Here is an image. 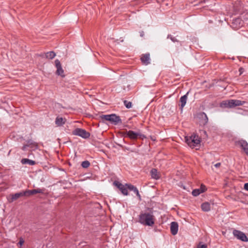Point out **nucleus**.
I'll list each match as a JSON object with an SVG mask.
<instances>
[{
  "label": "nucleus",
  "mask_w": 248,
  "mask_h": 248,
  "mask_svg": "<svg viewBox=\"0 0 248 248\" xmlns=\"http://www.w3.org/2000/svg\"><path fill=\"white\" fill-rule=\"evenodd\" d=\"M153 212H141L139 216V222L148 226H152L155 224Z\"/></svg>",
  "instance_id": "f257e3e1"
},
{
  "label": "nucleus",
  "mask_w": 248,
  "mask_h": 248,
  "mask_svg": "<svg viewBox=\"0 0 248 248\" xmlns=\"http://www.w3.org/2000/svg\"><path fill=\"white\" fill-rule=\"evenodd\" d=\"M185 140L188 145L192 148L196 147L201 142L200 139L196 135H192L190 137H186Z\"/></svg>",
  "instance_id": "f03ea898"
},
{
  "label": "nucleus",
  "mask_w": 248,
  "mask_h": 248,
  "mask_svg": "<svg viewBox=\"0 0 248 248\" xmlns=\"http://www.w3.org/2000/svg\"><path fill=\"white\" fill-rule=\"evenodd\" d=\"M100 117L102 120L109 121L115 125H116L119 123H122V120L120 117L119 116L116 115L115 114L102 115Z\"/></svg>",
  "instance_id": "7ed1b4c3"
},
{
  "label": "nucleus",
  "mask_w": 248,
  "mask_h": 248,
  "mask_svg": "<svg viewBox=\"0 0 248 248\" xmlns=\"http://www.w3.org/2000/svg\"><path fill=\"white\" fill-rule=\"evenodd\" d=\"M30 195H31V190L23 191L14 194H11L8 200L9 202H13L20 197Z\"/></svg>",
  "instance_id": "20e7f679"
},
{
  "label": "nucleus",
  "mask_w": 248,
  "mask_h": 248,
  "mask_svg": "<svg viewBox=\"0 0 248 248\" xmlns=\"http://www.w3.org/2000/svg\"><path fill=\"white\" fill-rule=\"evenodd\" d=\"M124 136L132 140H137L139 138L142 139L145 138V136L140 132H135L132 130L126 131L124 134Z\"/></svg>",
  "instance_id": "39448f33"
},
{
  "label": "nucleus",
  "mask_w": 248,
  "mask_h": 248,
  "mask_svg": "<svg viewBox=\"0 0 248 248\" xmlns=\"http://www.w3.org/2000/svg\"><path fill=\"white\" fill-rule=\"evenodd\" d=\"M72 133L74 135L78 136L85 139L88 138L90 136L89 132L86 131L83 129L79 128H76L73 131Z\"/></svg>",
  "instance_id": "423d86ee"
},
{
  "label": "nucleus",
  "mask_w": 248,
  "mask_h": 248,
  "mask_svg": "<svg viewBox=\"0 0 248 248\" xmlns=\"http://www.w3.org/2000/svg\"><path fill=\"white\" fill-rule=\"evenodd\" d=\"M242 16H244L243 14L240 17L233 18L232 23V28L236 30L243 26L244 21L242 19Z\"/></svg>",
  "instance_id": "0eeeda50"
},
{
  "label": "nucleus",
  "mask_w": 248,
  "mask_h": 248,
  "mask_svg": "<svg viewBox=\"0 0 248 248\" xmlns=\"http://www.w3.org/2000/svg\"><path fill=\"white\" fill-rule=\"evenodd\" d=\"M232 234L237 239L243 242H248V237L243 232L237 230H233Z\"/></svg>",
  "instance_id": "6e6552de"
},
{
  "label": "nucleus",
  "mask_w": 248,
  "mask_h": 248,
  "mask_svg": "<svg viewBox=\"0 0 248 248\" xmlns=\"http://www.w3.org/2000/svg\"><path fill=\"white\" fill-rule=\"evenodd\" d=\"M114 185H115L121 191V193L125 196H127L128 195V190H127V187L126 186V184L124 185L120 182L118 181H114L113 182Z\"/></svg>",
  "instance_id": "1a4fd4ad"
},
{
  "label": "nucleus",
  "mask_w": 248,
  "mask_h": 248,
  "mask_svg": "<svg viewBox=\"0 0 248 248\" xmlns=\"http://www.w3.org/2000/svg\"><path fill=\"white\" fill-rule=\"evenodd\" d=\"M55 67L57 68V70L56 72V75L58 76H61L62 77H64V71L62 69L61 63L60 62V61L58 59L56 60L55 61Z\"/></svg>",
  "instance_id": "9d476101"
},
{
  "label": "nucleus",
  "mask_w": 248,
  "mask_h": 248,
  "mask_svg": "<svg viewBox=\"0 0 248 248\" xmlns=\"http://www.w3.org/2000/svg\"><path fill=\"white\" fill-rule=\"evenodd\" d=\"M237 145L240 146L242 149L248 155V143L244 140H241L236 142Z\"/></svg>",
  "instance_id": "9b49d317"
},
{
  "label": "nucleus",
  "mask_w": 248,
  "mask_h": 248,
  "mask_svg": "<svg viewBox=\"0 0 248 248\" xmlns=\"http://www.w3.org/2000/svg\"><path fill=\"white\" fill-rule=\"evenodd\" d=\"M234 100L232 99L222 102L221 103V107H224L226 108H233L235 107V106H234Z\"/></svg>",
  "instance_id": "f8f14e48"
},
{
  "label": "nucleus",
  "mask_w": 248,
  "mask_h": 248,
  "mask_svg": "<svg viewBox=\"0 0 248 248\" xmlns=\"http://www.w3.org/2000/svg\"><path fill=\"white\" fill-rule=\"evenodd\" d=\"M178 231V224L176 222H172L170 223V232L172 235H176Z\"/></svg>",
  "instance_id": "ddd939ff"
},
{
  "label": "nucleus",
  "mask_w": 248,
  "mask_h": 248,
  "mask_svg": "<svg viewBox=\"0 0 248 248\" xmlns=\"http://www.w3.org/2000/svg\"><path fill=\"white\" fill-rule=\"evenodd\" d=\"M206 190L205 186L202 185L200 188L194 189L192 192V194L193 196L196 197L199 195L201 193L204 192Z\"/></svg>",
  "instance_id": "4468645a"
},
{
  "label": "nucleus",
  "mask_w": 248,
  "mask_h": 248,
  "mask_svg": "<svg viewBox=\"0 0 248 248\" xmlns=\"http://www.w3.org/2000/svg\"><path fill=\"white\" fill-rule=\"evenodd\" d=\"M188 93V92H187L186 94L181 96L180 99V102L181 103L180 107H181V108L182 109H183V108L185 107V106L186 104L187 99Z\"/></svg>",
  "instance_id": "2eb2a0df"
},
{
  "label": "nucleus",
  "mask_w": 248,
  "mask_h": 248,
  "mask_svg": "<svg viewBox=\"0 0 248 248\" xmlns=\"http://www.w3.org/2000/svg\"><path fill=\"white\" fill-rule=\"evenodd\" d=\"M150 173L152 178L155 180H158L160 178V174L156 169H152L151 170Z\"/></svg>",
  "instance_id": "dca6fc26"
},
{
  "label": "nucleus",
  "mask_w": 248,
  "mask_h": 248,
  "mask_svg": "<svg viewBox=\"0 0 248 248\" xmlns=\"http://www.w3.org/2000/svg\"><path fill=\"white\" fill-rule=\"evenodd\" d=\"M141 62L144 63V64H148L150 63V55L149 54H146L143 55L141 57Z\"/></svg>",
  "instance_id": "f3484780"
},
{
  "label": "nucleus",
  "mask_w": 248,
  "mask_h": 248,
  "mask_svg": "<svg viewBox=\"0 0 248 248\" xmlns=\"http://www.w3.org/2000/svg\"><path fill=\"white\" fill-rule=\"evenodd\" d=\"M200 118L202 119V123L205 125L208 122V119L206 114L204 112H201L199 114Z\"/></svg>",
  "instance_id": "a211bd4d"
},
{
  "label": "nucleus",
  "mask_w": 248,
  "mask_h": 248,
  "mask_svg": "<svg viewBox=\"0 0 248 248\" xmlns=\"http://www.w3.org/2000/svg\"><path fill=\"white\" fill-rule=\"evenodd\" d=\"M201 208L203 211L208 212L210 210V204L207 202H204L201 205Z\"/></svg>",
  "instance_id": "6ab92c4d"
},
{
  "label": "nucleus",
  "mask_w": 248,
  "mask_h": 248,
  "mask_svg": "<svg viewBox=\"0 0 248 248\" xmlns=\"http://www.w3.org/2000/svg\"><path fill=\"white\" fill-rule=\"evenodd\" d=\"M56 56V53L53 51H49L45 53V57L46 59L52 60Z\"/></svg>",
  "instance_id": "aec40b11"
},
{
  "label": "nucleus",
  "mask_w": 248,
  "mask_h": 248,
  "mask_svg": "<svg viewBox=\"0 0 248 248\" xmlns=\"http://www.w3.org/2000/svg\"><path fill=\"white\" fill-rule=\"evenodd\" d=\"M55 123L58 126H62L65 123L64 120L62 117H57L55 120Z\"/></svg>",
  "instance_id": "412c9836"
},
{
  "label": "nucleus",
  "mask_w": 248,
  "mask_h": 248,
  "mask_svg": "<svg viewBox=\"0 0 248 248\" xmlns=\"http://www.w3.org/2000/svg\"><path fill=\"white\" fill-rule=\"evenodd\" d=\"M242 7V3L240 1H236L234 4V8L236 11H239Z\"/></svg>",
  "instance_id": "4be33fe9"
},
{
  "label": "nucleus",
  "mask_w": 248,
  "mask_h": 248,
  "mask_svg": "<svg viewBox=\"0 0 248 248\" xmlns=\"http://www.w3.org/2000/svg\"><path fill=\"white\" fill-rule=\"evenodd\" d=\"M90 165V163L88 160L84 161L81 163V166L83 168H88Z\"/></svg>",
  "instance_id": "5701e85b"
},
{
  "label": "nucleus",
  "mask_w": 248,
  "mask_h": 248,
  "mask_svg": "<svg viewBox=\"0 0 248 248\" xmlns=\"http://www.w3.org/2000/svg\"><path fill=\"white\" fill-rule=\"evenodd\" d=\"M124 105L125 106V107L127 108H132V103L130 101L124 100Z\"/></svg>",
  "instance_id": "b1692460"
},
{
  "label": "nucleus",
  "mask_w": 248,
  "mask_h": 248,
  "mask_svg": "<svg viewBox=\"0 0 248 248\" xmlns=\"http://www.w3.org/2000/svg\"><path fill=\"white\" fill-rule=\"evenodd\" d=\"M21 162L23 164H28L29 165H31V160L27 158L22 159L21 161Z\"/></svg>",
  "instance_id": "393cba45"
},
{
  "label": "nucleus",
  "mask_w": 248,
  "mask_h": 248,
  "mask_svg": "<svg viewBox=\"0 0 248 248\" xmlns=\"http://www.w3.org/2000/svg\"><path fill=\"white\" fill-rule=\"evenodd\" d=\"M235 104L234 106H242L244 104V102L238 100H234Z\"/></svg>",
  "instance_id": "a878e982"
},
{
  "label": "nucleus",
  "mask_w": 248,
  "mask_h": 248,
  "mask_svg": "<svg viewBox=\"0 0 248 248\" xmlns=\"http://www.w3.org/2000/svg\"><path fill=\"white\" fill-rule=\"evenodd\" d=\"M126 186H127V190L128 189L130 191L134 190V189L136 187V186L130 184H126Z\"/></svg>",
  "instance_id": "bb28decb"
},
{
  "label": "nucleus",
  "mask_w": 248,
  "mask_h": 248,
  "mask_svg": "<svg viewBox=\"0 0 248 248\" xmlns=\"http://www.w3.org/2000/svg\"><path fill=\"white\" fill-rule=\"evenodd\" d=\"M133 191L136 194L140 200H141V196L139 193L138 188L136 187Z\"/></svg>",
  "instance_id": "cd10ccee"
},
{
  "label": "nucleus",
  "mask_w": 248,
  "mask_h": 248,
  "mask_svg": "<svg viewBox=\"0 0 248 248\" xmlns=\"http://www.w3.org/2000/svg\"><path fill=\"white\" fill-rule=\"evenodd\" d=\"M167 38H170L174 43L176 42H178V41L177 40V39L175 37H173L170 34H169L168 35Z\"/></svg>",
  "instance_id": "c85d7f7f"
},
{
  "label": "nucleus",
  "mask_w": 248,
  "mask_h": 248,
  "mask_svg": "<svg viewBox=\"0 0 248 248\" xmlns=\"http://www.w3.org/2000/svg\"><path fill=\"white\" fill-rule=\"evenodd\" d=\"M38 193H43V190L41 189H33L32 190V195Z\"/></svg>",
  "instance_id": "c756f323"
},
{
  "label": "nucleus",
  "mask_w": 248,
  "mask_h": 248,
  "mask_svg": "<svg viewBox=\"0 0 248 248\" xmlns=\"http://www.w3.org/2000/svg\"><path fill=\"white\" fill-rule=\"evenodd\" d=\"M38 148V144L36 142H32V151L35 150Z\"/></svg>",
  "instance_id": "7c9ffc66"
},
{
  "label": "nucleus",
  "mask_w": 248,
  "mask_h": 248,
  "mask_svg": "<svg viewBox=\"0 0 248 248\" xmlns=\"http://www.w3.org/2000/svg\"><path fill=\"white\" fill-rule=\"evenodd\" d=\"M207 246L206 244L201 245V243L198 245L197 248H207Z\"/></svg>",
  "instance_id": "2f4dec72"
},
{
  "label": "nucleus",
  "mask_w": 248,
  "mask_h": 248,
  "mask_svg": "<svg viewBox=\"0 0 248 248\" xmlns=\"http://www.w3.org/2000/svg\"><path fill=\"white\" fill-rule=\"evenodd\" d=\"M24 243V240L22 239H20L19 242H18V244L21 246Z\"/></svg>",
  "instance_id": "473e14b6"
},
{
  "label": "nucleus",
  "mask_w": 248,
  "mask_h": 248,
  "mask_svg": "<svg viewBox=\"0 0 248 248\" xmlns=\"http://www.w3.org/2000/svg\"><path fill=\"white\" fill-rule=\"evenodd\" d=\"M29 147V145H24L22 147V150L24 151H26L27 150V147Z\"/></svg>",
  "instance_id": "72a5a7b5"
},
{
  "label": "nucleus",
  "mask_w": 248,
  "mask_h": 248,
  "mask_svg": "<svg viewBox=\"0 0 248 248\" xmlns=\"http://www.w3.org/2000/svg\"><path fill=\"white\" fill-rule=\"evenodd\" d=\"M244 69L242 67H240L239 69V71L240 72V75L242 74L244 72Z\"/></svg>",
  "instance_id": "f704fd0d"
},
{
  "label": "nucleus",
  "mask_w": 248,
  "mask_h": 248,
  "mask_svg": "<svg viewBox=\"0 0 248 248\" xmlns=\"http://www.w3.org/2000/svg\"><path fill=\"white\" fill-rule=\"evenodd\" d=\"M244 188L248 191V183H246L245 185H244Z\"/></svg>",
  "instance_id": "c9c22d12"
},
{
  "label": "nucleus",
  "mask_w": 248,
  "mask_h": 248,
  "mask_svg": "<svg viewBox=\"0 0 248 248\" xmlns=\"http://www.w3.org/2000/svg\"><path fill=\"white\" fill-rule=\"evenodd\" d=\"M214 166L216 168H218L220 166V163H216Z\"/></svg>",
  "instance_id": "e433bc0d"
},
{
  "label": "nucleus",
  "mask_w": 248,
  "mask_h": 248,
  "mask_svg": "<svg viewBox=\"0 0 248 248\" xmlns=\"http://www.w3.org/2000/svg\"><path fill=\"white\" fill-rule=\"evenodd\" d=\"M144 35V32L143 31H141V32H140V36L141 37H143Z\"/></svg>",
  "instance_id": "4c0bfd02"
},
{
  "label": "nucleus",
  "mask_w": 248,
  "mask_h": 248,
  "mask_svg": "<svg viewBox=\"0 0 248 248\" xmlns=\"http://www.w3.org/2000/svg\"><path fill=\"white\" fill-rule=\"evenodd\" d=\"M202 132L204 134L205 137H207V133L204 130L202 131Z\"/></svg>",
  "instance_id": "58836bf2"
},
{
  "label": "nucleus",
  "mask_w": 248,
  "mask_h": 248,
  "mask_svg": "<svg viewBox=\"0 0 248 248\" xmlns=\"http://www.w3.org/2000/svg\"><path fill=\"white\" fill-rule=\"evenodd\" d=\"M35 164V162L33 160H32V165H33Z\"/></svg>",
  "instance_id": "ea45409f"
}]
</instances>
